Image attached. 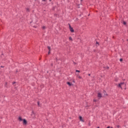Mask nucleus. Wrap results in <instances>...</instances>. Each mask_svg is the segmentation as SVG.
I'll return each instance as SVG.
<instances>
[{
    "label": "nucleus",
    "instance_id": "1",
    "mask_svg": "<svg viewBox=\"0 0 128 128\" xmlns=\"http://www.w3.org/2000/svg\"><path fill=\"white\" fill-rule=\"evenodd\" d=\"M118 88H126V84L124 82H122L118 84Z\"/></svg>",
    "mask_w": 128,
    "mask_h": 128
},
{
    "label": "nucleus",
    "instance_id": "25",
    "mask_svg": "<svg viewBox=\"0 0 128 128\" xmlns=\"http://www.w3.org/2000/svg\"><path fill=\"white\" fill-rule=\"evenodd\" d=\"M96 44H98V42H96Z\"/></svg>",
    "mask_w": 128,
    "mask_h": 128
},
{
    "label": "nucleus",
    "instance_id": "4",
    "mask_svg": "<svg viewBox=\"0 0 128 128\" xmlns=\"http://www.w3.org/2000/svg\"><path fill=\"white\" fill-rule=\"evenodd\" d=\"M79 118L81 122H84V120L82 119V116H80Z\"/></svg>",
    "mask_w": 128,
    "mask_h": 128
},
{
    "label": "nucleus",
    "instance_id": "9",
    "mask_svg": "<svg viewBox=\"0 0 128 128\" xmlns=\"http://www.w3.org/2000/svg\"><path fill=\"white\" fill-rule=\"evenodd\" d=\"M123 24H124V26H126V22L124 21H123Z\"/></svg>",
    "mask_w": 128,
    "mask_h": 128
},
{
    "label": "nucleus",
    "instance_id": "22",
    "mask_svg": "<svg viewBox=\"0 0 128 128\" xmlns=\"http://www.w3.org/2000/svg\"><path fill=\"white\" fill-rule=\"evenodd\" d=\"M107 128H110V126H108L107 127Z\"/></svg>",
    "mask_w": 128,
    "mask_h": 128
},
{
    "label": "nucleus",
    "instance_id": "11",
    "mask_svg": "<svg viewBox=\"0 0 128 128\" xmlns=\"http://www.w3.org/2000/svg\"><path fill=\"white\" fill-rule=\"evenodd\" d=\"M78 78L82 80V76H78Z\"/></svg>",
    "mask_w": 128,
    "mask_h": 128
},
{
    "label": "nucleus",
    "instance_id": "28",
    "mask_svg": "<svg viewBox=\"0 0 128 128\" xmlns=\"http://www.w3.org/2000/svg\"><path fill=\"white\" fill-rule=\"evenodd\" d=\"M98 128H100V127H98Z\"/></svg>",
    "mask_w": 128,
    "mask_h": 128
},
{
    "label": "nucleus",
    "instance_id": "26",
    "mask_svg": "<svg viewBox=\"0 0 128 128\" xmlns=\"http://www.w3.org/2000/svg\"><path fill=\"white\" fill-rule=\"evenodd\" d=\"M1 68H4V66H1Z\"/></svg>",
    "mask_w": 128,
    "mask_h": 128
},
{
    "label": "nucleus",
    "instance_id": "18",
    "mask_svg": "<svg viewBox=\"0 0 128 128\" xmlns=\"http://www.w3.org/2000/svg\"><path fill=\"white\" fill-rule=\"evenodd\" d=\"M117 128H120V126H118V125L117 126Z\"/></svg>",
    "mask_w": 128,
    "mask_h": 128
},
{
    "label": "nucleus",
    "instance_id": "5",
    "mask_svg": "<svg viewBox=\"0 0 128 128\" xmlns=\"http://www.w3.org/2000/svg\"><path fill=\"white\" fill-rule=\"evenodd\" d=\"M26 119H24V120H23V124H26Z\"/></svg>",
    "mask_w": 128,
    "mask_h": 128
},
{
    "label": "nucleus",
    "instance_id": "14",
    "mask_svg": "<svg viewBox=\"0 0 128 128\" xmlns=\"http://www.w3.org/2000/svg\"><path fill=\"white\" fill-rule=\"evenodd\" d=\"M42 28L43 30H45V29H46V26H42Z\"/></svg>",
    "mask_w": 128,
    "mask_h": 128
},
{
    "label": "nucleus",
    "instance_id": "20",
    "mask_svg": "<svg viewBox=\"0 0 128 128\" xmlns=\"http://www.w3.org/2000/svg\"><path fill=\"white\" fill-rule=\"evenodd\" d=\"M46 0H42V2H46Z\"/></svg>",
    "mask_w": 128,
    "mask_h": 128
},
{
    "label": "nucleus",
    "instance_id": "8",
    "mask_svg": "<svg viewBox=\"0 0 128 128\" xmlns=\"http://www.w3.org/2000/svg\"><path fill=\"white\" fill-rule=\"evenodd\" d=\"M104 96H108V94H106V91H104Z\"/></svg>",
    "mask_w": 128,
    "mask_h": 128
},
{
    "label": "nucleus",
    "instance_id": "15",
    "mask_svg": "<svg viewBox=\"0 0 128 128\" xmlns=\"http://www.w3.org/2000/svg\"><path fill=\"white\" fill-rule=\"evenodd\" d=\"M76 72H80V70H76Z\"/></svg>",
    "mask_w": 128,
    "mask_h": 128
},
{
    "label": "nucleus",
    "instance_id": "12",
    "mask_svg": "<svg viewBox=\"0 0 128 128\" xmlns=\"http://www.w3.org/2000/svg\"><path fill=\"white\" fill-rule=\"evenodd\" d=\"M48 48L49 50V51H50V47L49 46H48Z\"/></svg>",
    "mask_w": 128,
    "mask_h": 128
},
{
    "label": "nucleus",
    "instance_id": "23",
    "mask_svg": "<svg viewBox=\"0 0 128 128\" xmlns=\"http://www.w3.org/2000/svg\"><path fill=\"white\" fill-rule=\"evenodd\" d=\"M88 76H90V74H88Z\"/></svg>",
    "mask_w": 128,
    "mask_h": 128
},
{
    "label": "nucleus",
    "instance_id": "3",
    "mask_svg": "<svg viewBox=\"0 0 128 128\" xmlns=\"http://www.w3.org/2000/svg\"><path fill=\"white\" fill-rule=\"evenodd\" d=\"M98 98H102V94L100 92H98Z\"/></svg>",
    "mask_w": 128,
    "mask_h": 128
},
{
    "label": "nucleus",
    "instance_id": "2",
    "mask_svg": "<svg viewBox=\"0 0 128 128\" xmlns=\"http://www.w3.org/2000/svg\"><path fill=\"white\" fill-rule=\"evenodd\" d=\"M69 28H70L71 32H74V28H72V26H70V24H69Z\"/></svg>",
    "mask_w": 128,
    "mask_h": 128
},
{
    "label": "nucleus",
    "instance_id": "17",
    "mask_svg": "<svg viewBox=\"0 0 128 128\" xmlns=\"http://www.w3.org/2000/svg\"><path fill=\"white\" fill-rule=\"evenodd\" d=\"M38 106H40V102H38Z\"/></svg>",
    "mask_w": 128,
    "mask_h": 128
},
{
    "label": "nucleus",
    "instance_id": "10",
    "mask_svg": "<svg viewBox=\"0 0 128 128\" xmlns=\"http://www.w3.org/2000/svg\"><path fill=\"white\" fill-rule=\"evenodd\" d=\"M69 40H71L72 42V37H70L69 38Z\"/></svg>",
    "mask_w": 128,
    "mask_h": 128
},
{
    "label": "nucleus",
    "instance_id": "19",
    "mask_svg": "<svg viewBox=\"0 0 128 128\" xmlns=\"http://www.w3.org/2000/svg\"><path fill=\"white\" fill-rule=\"evenodd\" d=\"M120 62H122V59H120Z\"/></svg>",
    "mask_w": 128,
    "mask_h": 128
},
{
    "label": "nucleus",
    "instance_id": "21",
    "mask_svg": "<svg viewBox=\"0 0 128 128\" xmlns=\"http://www.w3.org/2000/svg\"><path fill=\"white\" fill-rule=\"evenodd\" d=\"M94 102H96V100H94Z\"/></svg>",
    "mask_w": 128,
    "mask_h": 128
},
{
    "label": "nucleus",
    "instance_id": "16",
    "mask_svg": "<svg viewBox=\"0 0 128 128\" xmlns=\"http://www.w3.org/2000/svg\"><path fill=\"white\" fill-rule=\"evenodd\" d=\"M50 54V51H48V54Z\"/></svg>",
    "mask_w": 128,
    "mask_h": 128
},
{
    "label": "nucleus",
    "instance_id": "27",
    "mask_svg": "<svg viewBox=\"0 0 128 128\" xmlns=\"http://www.w3.org/2000/svg\"><path fill=\"white\" fill-rule=\"evenodd\" d=\"M107 68H108V67H107Z\"/></svg>",
    "mask_w": 128,
    "mask_h": 128
},
{
    "label": "nucleus",
    "instance_id": "13",
    "mask_svg": "<svg viewBox=\"0 0 128 128\" xmlns=\"http://www.w3.org/2000/svg\"><path fill=\"white\" fill-rule=\"evenodd\" d=\"M26 12H30V8H26Z\"/></svg>",
    "mask_w": 128,
    "mask_h": 128
},
{
    "label": "nucleus",
    "instance_id": "24",
    "mask_svg": "<svg viewBox=\"0 0 128 128\" xmlns=\"http://www.w3.org/2000/svg\"><path fill=\"white\" fill-rule=\"evenodd\" d=\"M16 84V82H13V84Z\"/></svg>",
    "mask_w": 128,
    "mask_h": 128
},
{
    "label": "nucleus",
    "instance_id": "6",
    "mask_svg": "<svg viewBox=\"0 0 128 128\" xmlns=\"http://www.w3.org/2000/svg\"><path fill=\"white\" fill-rule=\"evenodd\" d=\"M67 84H68V86H72V84L70 82H68Z\"/></svg>",
    "mask_w": 128,
    "mask_h": 128
},
{
    "label": "nucleus",
    "instance_id": "7",
    "mask_svg": "<svg viewBox=\"0 0 128 128\" xmlns=\"http://www.w3.org/2000/svg\"><path fill=\"white\" fill-rule=\"evenodd\" d=\"M18 120H19L20 122H22V118L20 116L18 117Z\"/></svg>",
    "mask_w": 128,
    "mask_h": 128
}]
</instances>
